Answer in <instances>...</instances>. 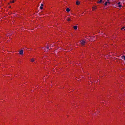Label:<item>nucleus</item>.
Listing matches in <instances>:
<instances>
[{"label": "nucleus", "mask_w": 125, "mask_h": 125, "mask_svg": "<svg viewBox=\"0 0 125 125\" xmlns=\"http://www.w3.org/2000/svg\"><path fill=\"white\" fill-rule=\"evenodd\" d=\"M80 43L82 45H83L85 43V41L84 40H83L81 41Z\"/></svg>", "instance_id": "nucleus-1"}, {"label": "nucleus", "mask_w": 125, "mask_h": 125, "mask_svg": "<svg viewBox=\"0 0 125 125\" xmlns=\"http://www.w3.org/2000/svg\"><path fill=\"white\" fill-rule=\"evenodd\" d=\"M97 9V7L95 6H93L92 7V10L93 11Z\"/></svg>", "instance_id": "nucleus-2"}, {"label": "nucleus", "mask_w": 125, "mask_h": 125, "mask_svg": "<svg viewBox=\"0 0 125 125\" xmlns=\"http://www.w3.org/2000/svg\"><path fill=\"white\" fill-rule=\"evenodd\" d=\"M19 53L20 54L22 55L23 53V50H21L19 52Z\"/></svg>", "instance_id": "nucleus-3"}, {"label": "nucleus", "mask_w": 125, "mask_h": 125, "mask_svg": "<svg viewBox=\"0 0 125 125\" xmlns=\"http://www.w3.org/2000/svg\"><path fill=\"white\" fill-rule=\"evenodd\" d=\"M120 2H119L118 3V7L119 8H121L122 7V5L120 4Z\"/></svg>", "instance_id": "nucleus-4"}, {"label": "nucleus", "mask_w": 125, "mask_h": 125, "mask_svg": "<svg viewBox=\"0 0 125 125\" xmlns=\"http://www.w3.org/2000/svg\"><path fill=\"white\" fill-rule=\"evenodd\" d=\"M76 4L77 5H79L80 4V2L78 1H77L76 2Z\"/></svg>", "instance_id": "nucleus-5"}, {"label": "nucleus", "mask_w": 125, "mask_h": 125, "mask_svg": "<svg viewBox=\"0 0 125 125\" xmlns=\"http://www.w3.org/2000/svg\"><path fill=\"white\" fill-rule=\"evenodd\" d=\"M43 4H41V6L40 7V8L41 9H43Z\"/></svg>", "instance_id": "nucleus-6"}, {"label": "nucleus", "mask_w": 125, "mask_h": 125, "mask_svg": "<svg viewBox=\"0 0 125 125\" xmlns=\"http://www.w3.org/2000/svg\"><path fill=\"white\" fill-rule=\"evenodd\" d=\"M34 60H35V59L34 58H32L31 59V61L32 62H33L34 61Z\"/></svg>", "instance_id": "nucleus-7"}, {"label": "nucleus", "mask_w": 125, "mask_h": 125, "mask_svg": "<svg viewBox=\"0 0 125 125\" xmlns=\"http://www.w3.org/2000/svg\"><path fill=\"white\" fill-rule=\"evenodd\" d=\"M66 10L67 12H69L70 11V9L69 8H67L66 9Z\"/></svg>", "instance_id": "nucleus-8"}, {"label": "nucleus", "mask_w": 125, "mask_h": 125, "mask_svg": "<svg viewBox=\"0 0 125 125\" xmlns=\"http://www.w3.org/2000/svg\"><path fill=\"white\" fill-rule=\"evenodd\" d=\"M73 28L75 30H76L77 29V26H73Z\"/></svg>", "instance_id": "nucleus-9"}, {"label": "nucleus", "mask_w": 125, "mask_h": 125, "mask_svg": "<svg viewBox=\"0 0 125 125\" xmlns=\"http://www.w3.org/2000/svg\"><path fill=\"white\" fill-rule=\"evenodd\" d=\"M88 38L89 39V40L90 41H92L91 39V38H90V37H88Z\"/></svg>", "instance_id": "nucleus-10"}, {"label": "nucleus", "mask_w": 125, "mask_h": 125, "mask_svg": "<svg viewBox=\"0 0 125 125\" xmlns=\"http://www.w3.org/2000/svg\"><path fill=\"white\" fill-rule=\"evenodd\" d=\"M121 29V30L124 29V30H125V26L123 27Z\"/></svg>", "instance_id": "nucleus-11"}, {"label": "nucleus", "mask_w": 125, "mask_h": 125, "mask_svg": "<svg viewBox=\"0 0 125 125\" xmlns=\"http://www.w3.org/2000/svg\"><path fill=\"white\" fill-rule=\"evenodd\" d=\"M14 0H13L12 1H10V3H14Z\"/></svg>", "instance_id": "nucleus-12"}, {"label": "nucleus", "mask_w": 125, "mask_h": 125, "mask_svg": "<svg viewBox=\"0 0 125 125\" xmlns=\"http://www.w3.org/2000/svg\"><path fill=\"white\" fill-rule=\"evenodd\" d=\"M107 3H108V2H105L104 4L105 5V6L106 5H107Z\"/></svg>", "instance_id": "nucleus-13"}, {"label": "nucleus", "mask_w": 125, "mask_h": 125, "mask_svg": "<svg viewBox=\"0 0 125 125\" xmlns=\"http://www.w3.org/2000/svg\"><path fill=\"white\" fill-rule=\"evenodd\" d=\"M67 20L68 21H70L71 20V19L69 18H68L67 19Z\"/></svg>", "instance_id": "nucleus-14"}, {"label": "nucleus", "mask_w": 125, "mask_h": 125, "mask_svg": "<svg viewBox=\"0 0 125 125\" xmlns=\"http://www.w3.org/2000/svg\"><path fill=\"white\" fill-rule=\"evenodd\" d=\"M122 58H123L125 60V56H123Z\"/></svg>", "instance_id": "nucleus-15"}, {"label": "nucleus", "mask_w": 125, "mask_h": 125, "mask_svg": "<svg viewBox=\"0 0 125 125\" xmlns=\"http://www.w3.org/2000/svg\"><path fill=\"white\" fill-rule=\"evenodd\" d=\"M102 0H100V1H99V2L100 3L102 1Z\"/></svg>", "instance_id": "nucleus-16"}]
</instances>
